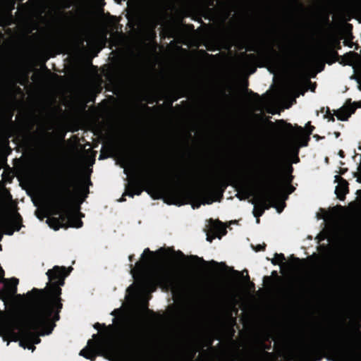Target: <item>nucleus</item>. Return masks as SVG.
Returning a JSON list of instances; mask_svg holds the SVG:
<instances>
[{
	"label": "nucleus",
	"mask_w": 361,
	"mask_h": 361,
	"mask_svg": "<svg viewBox=\"0 0 361 361\" xmlns=\"http://www.w3.org/2000/svg\"><path fill=\"white\" fill-rule=\"evenodd\" d=\"M0 335L4 340L8 341V343L9 341H16L18 340L20 346L23 348H27L32 351L35 349L33 343H38V338L31 335H29L28 338H27L23 333H21L19 336H16L14 333L13 326L10 325L2 326L0 329Z\"/></svg>",
	"instance_id": "f257e3e1"
},
{
	"label": "nucleus",
	"mask_w": 361,
	"mask_h": 361,
	"mask_svg": "<svg viewBox=\"0 0 361 361\" xmlns=\"http://www.w3.org/2000/svg\"><path fill=\"white\" fill-rule=\"evenodd\" d=\"M70 270L65 269L64 267H55L53 269L49 270L47 272V275L49 281L58 279V285L63 284V279L68 274Z\"/></svg>",
	"instance_id": "f03ea898"
},
{
	"label": "nucleus",
	"mask_w": 361,
	"mask_h": 361,
	"mask_svg": "<svg viewBox=\"0 0 361 361\" xmlns=\"http://www.w3.org/2000/svg\"><path fill=\"white\" fill-rule=\"evenodd\" d=\"M360 106V102H355L353 104H345L337 111L336 116L338 120L346 121L348 118L353 113L354 110L356 108Z\"/></svg>",
	"instance_id": "7ed1b4c3"
},
{
	"label": "nucleus",
	"mask_w": 361,
	"mask_h": 361,
	"mask_svg": "<svg viewBox=\"0 0 361 361\" xmlns=\"http://www.w3.org/2000/svg\"><path fill=\"white\" fill-rule=\"evenodd\" d=\"M360 106V102H355L353 104H345L337 111L336 116L338 120L346 121L348 118L353 113L354 110L356 108Z\"/></svg>",
	"instance_id": "20e7f679"
},
{
	"label": "nucleus",
	"mask_w": 361,
	"mask_h": 361,
	"mask_svg": "<svg viewBox=\"0 0 361 361\" xmlns=\"http://www.w3.org/2000/svg\"><path fill=\"white\" fill-rule=\"evenodd\" d=\"M173 278V276L171 271L162 270L155 276L154 279L162 287H168L171 286Z\"/></svg>",
	"instance_id": "39448f33"
},
{
	"label": "nucleus",
	"mask_w": 361,
	"mask_h": 361,
	"mask_svg": "<svg viewBox=\"0 0 361 361\" xmlns=\"http://www.w3.org/2000/svg\"><path fill=\"white\" fill-rule=\"evenodd\" d=\"M212 231L218 235L219 239L221 236L225 233V227L219 221H214L212 225Z\"/></svg>",
	"instance_id": "423d86ee"
},
{
	"label": "nucleus",
	"mask_w": 361,
	"mask_h": 361,
	"mask_svg": "<svg viewBox=\"0 0 361 361\" xmlns=\"http://www.w3.org/2000/svg\"><path fill=\"white\" fill-rule=\"evenodd\" d=\"M80 355L87 359H92L94 356L95 353L92 348L90 343H88L87 346L80 351Z\"/></svg>",
	"instance_id": "0eeeda50"
},
{
	"label": "nucleus",
	"mask_w": 361,
	"mask_h": 361,
	"mask_svg": "<svg viewBox=\"0 0 361 361\" xmlns=\"http://www.w3.org/2000/svg\"><path fill=\"white\" fill-rule=\"evenodd\" d=\"M47 223L49 227L52 228L54 230H58L63 225V222H60L59 220L56 218H51L47 219Z\"/></svg>",
	"instance_id": "6e6552de"
},
{
	"label": "nucleus",
	"mask_w": 361,
	"mask_h": 361,
	"mask_svg": "<svg viewBox=\"0 0 361 361\" xmlns=\"http://www.w3.org/2000/svg\"><path fill=\"white\" fill-rule=\"evenodd\" d=\"M254 208H253V215L257 218V223H258L257 217H259L263 212V209L258 207L257 205V203L255 202H253Z\"/></svg>",
	"instance_id": "1a4fd4ad"
},
{
	"label": "nucleus",
	"mask_w": 361,
	"mask_h": 361,
	"mask_svg": "<svg viewBox=\"0 0 361 361\" xmlns=\"http://www.w3.org/2000/svg\"><path fill=\"white\" fill-rule=\"evenodd\" d=\"M69 226L74 228H80L82 226V222L80 220H77L75 221H70Z\"/></svg>",
	"instance_id": "9d476101"
},
{
	"label": "nucleus",
	"mask_w": 361,
	"mask_h": 361,
	"mask_svg": "<svg viewBox=\"0 0 361 361\" xmlns=\"http://www.w3.org/2000/svg\"><path fill=\"white\" fill-rule=\"evenodd\" d=\"M212 238H213V237H209V235H207V240L209 242H211L212 240Z\"/></svg>",
	"instance_id": "9b49d317"
},
{
	"label": "nucleus",
	"mask_w": 361,
	"mask_h": 361,
	"mask_svg": "<svg viewBox=\"0 0 361 361\" xmlns=\"http://www.w3.org/2000/svg\"><path fill=\"white\" fill-rule=\"evenodd\" d=\"M5 233L6 235H11L13 233V232L12 231H6Z\"/></svg>",
	"instance_id": "f8f14e48"
},
{
	"label": "nucleus",
	"mask_w": 361,
	"mask_h": 361,
	"mask_svg": "<svg viewBox=\"0 0 361 361\" xmlns=\"http://www.w3.org/2000/svg\"><path fill=\"white\" fill-rule=\"evenodd\" d=\"M56 294H59L60 293V290H59V289L56 290Z\"/></svg>",
	"instance_id": "ddd939ff"
},
{
	"label": "nucleus",
	"mask_w": 361,
	"mask_h": 361,
	"mask_svg": "<svg viewBox=\"0 0 361 361\" xmlns=\"http://www.w3.org/2000/svg\"><path fill=\"white\" fill-rule=\"evenodd\" d=\"M13 281L14 284L16 285L17 283V281L16 279H13Z\"/></svg>",
	"instance_id": "4468645a"
}]
</instances>
